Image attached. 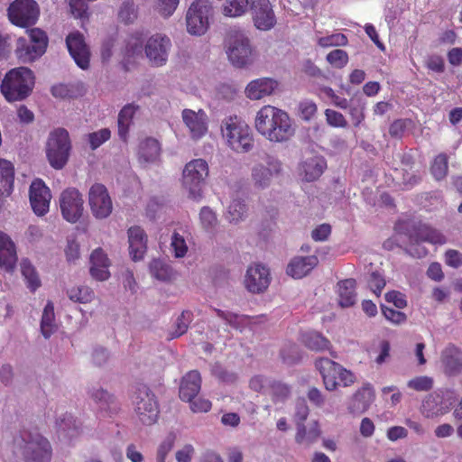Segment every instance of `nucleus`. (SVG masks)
Wrapping results in <instances>:
<instances>
[{"mask_svg": "<svg viewBox=\"0 0 462 462\" xmlns=\"http://www.w3.org/2000/svg\"><path fill=\"white\" fill-rule=\"evenodd\" d=\"M199 218L203 227L206 229L213 228L217 223L216 214L208 207L201 208Z\"/></svg>", "mask_w": 462, "mask_h": 462, "instance_id": "0e129e2a", "label": "nucleus"}, {"mask_svg": "<svg viewBox=\"0 0 462 462\" xmlns=\"http://www.w3.org/2000/svg\"><path fill=\"white\" fill-rule=\"evenodd\" d=\"M348 42L346 36L343 33H334L328 36L320 37L318 44L323 48L332 46H346Z\"/></svg>", "mask_w": 462, "mask_h": 462, "instance_id": "5fc2aeb1", "label": "nucleus"}, {"mask_svg": "<svg viewBox=\"0 0 462 462\" xmlns=\"http://www.w3.org/2000/svg\"><path fill=\"white\" fill-rule=\"evenodd\" d=\"M29 199L31 207L37 216L42 217L48 213L51 194L42 180L36 179L32 182Z\"/></svg>", "mask_w": 462, "mask_h": 462, "instance_id": "f3484780", "label": "nucleus"}, {"mask_svg": "<svg viewBox=\"0 0 462 462\" xmlns=\"http://www.w3.org/2000/svg\"><path fill=\"white\" fill-rule=\"evenodd\" d=\"M328 62L335 68L342 69L348 62V55L346 51L341 49H336L327 55Z\"/></svg>", "mask_w": 462, "mask_h": 462, "instance_id": "6e6d98bb", "label": "nucleus"}, {"mask_svg": "<svg viewBox=\"0 0 462 462\" xmlns=\"http://www.w3.org/2000/svg\"><path fill=\"white\" fill-rule=\"evenodd\" d=\"M201 388V376L197 370L187 373L180 386V398L185 402H191Z\"/></svg>", "mask_w": 462, "mask_h": 462, "instance_id": "a878e982", "label": "nucleus"}, {"mask_svg": "<svg viewBox=\"0 0 462 462\" xmlns=\"http://www.w3.org/2000/svg\"><path fill=\"white\" fill-rule=\"evenodd\" d=\"M16 246L11 237L0 230V268L12 273L17 263Z\"/></svg>", "mask_w": 462, "mask_h": 462, "instance_id": "4be33fe9", "label": "nucleus"}, {"mask_svg": "<svg viewBox=\"0 0 462 462\" xmlns=\"http://www.w3.org/2000/svg\"><path fill=\"white\" fill-rule=\"evenodd\" d=\"M252 20L256 29L270 31L276 23V16L269 0H254L250 5Z\"/></svg>", "mask_w": 462, "mask_h": 462, "instance_id": "dca6fc26", "label": "nucleus"}, {"mask_svg": "<svg viewBox=\"0 0 462 462\" xmlns=\"http://www.w3.org/2000/svg\"><path fill=\"white\" fill-rule=\"evenodd\" d=\"M444 372L448 375H456L462 372V352L453 345L447 346L441 354Z\"/></svg>", "mask_w": 462, "mask_h": 462, "instance_id": "bb28decb", "label": "nucleus"}, {"mask_svg": "<svg viewBox=\"0 0 462 462\" xmlns=\"http://www.w3.org/2000/svg\"><path fill=\"white\" fill-rule=\"evenodd\" d=\"M22 274L27 281V286L32 291H35L41 286V281L35 268L29 261L21 263Z\"/></svg>", "mask_w": 462, "mask_h": 462, "instance_id": "de8ad7c7", "label": "nucleus"}, {"mask_svg": "<svg viewBox=\"0 0 462 462\" xmlns=\"http://www.w3.org/2000/svg\"><path fill=\"white\" fill-rule=\"evenodd\" d=\"M67 293L70 300L83 304L91 302L95 298L93 290L86 285L73 287Z\"/></svg>", "mask_w": 462, "mask_h": 462, "instance_id": "37998d69", "label": "nucleus"}, {"mask_svg": "<svg viewBox=\"0 0 462 462\" xmlns=\"http://www.w3.org/2000/svg\"><path fill=\"white\" fill-rule=\"evenodd\" d=\"M213 310L217 317L224 319L229 326L235 328H241L244 320L249 319V316L246 315H238L231 311H225L217 308H214Z\"/></svg>", "mask_w": 462, "mask_h": 462, "instance_id": "8fccbe9b", "label": "nucleus"}, {"mask_svg": "<svg viewBox=\"0 0 462 462\" xmlns=\"http://www.w3.org/2000/svg\"><path fill=\"white\" fill-rule=\"evenodd\" d=\"M171 47V42L168 36L156 33L147 40L144 52L152 66L162 67L168 60Z\"/></svg>", "mask_w": 462, "mask_h": 462, "instance_id": "ddd939ff", "label": "nucleus"}, {"mask_svg": "<svg viewBox=\"0 0 462 462\" xmlns=\"http://www.w3.org/2000/svg\"><path fill=\"white\" fill-rule=\"evenodd\" d=\"M302 342L306 347L313 351H324L329 348V340L319 332H308L302 336Z\"/></svg>", "mask_w": 462, "mask_h": 462, "instance_id": "ea45409f", "label": "nucleus"}, {"mask_svg": "<svg viewBox=\"0 0 462 462\" xmlns=\"http://www.w3.org/2000/svg\"><path fill=\"white\" fill-rule=\"evenodd\" d=\"M277 87V82L269 78L258 79L251 81L246 88L245 95L252 100H258L269 96Z\"/></svg>", "mask_w": 462, "mask_h": 462, "instance_id": "cd10ccee", "label": "nucleus"}, {"mask_svg": "<svg viewBox=\"0 0 462 462\" xmlns=\"http://www.w3.org/2000/svg\"><path fill=\"white\" fill-rule=\"evenodd\" d=\"M83 203L78 189L69 188L63 190L60 197V207L64 219L70 223L78 222L83 214Z\"/></svg>", "mask_w": 462, "mask_h": 462, "instance_id": "2eb2a0df", "label": "nucleus"}, {"mask_svg": "<svg viewBox=\"0 0 462 462\" xmlns=\"http://www.w3.org/2000/svg\"><path fill=\"white\" fill-rule=\"evenodd\" d=\"M374 400V392L370 383L364 384L351 397L348 411L352 414L359 415L366 411Z\"/></svg>", "mask_w": 462, "mask_h": 462, "instance_id": "5701e85b", "label": "nucleus"}, {"mask_svg": "<svg viewBox=\"0 0 462 462\" xmlns=\"http://www.w3.org/2000/svg\"><path fill=\"white\" fill-rule=\"evenodd\" d=\"M180 0H158V11L163 17L173 14L179 5Z\"/></svg>", "mask_w": 462, "mask_h": 462, "instance_id": "338daca9", "label": "nucleus"}, {"mask_svg": "<svg viewBox=\"0 0 462 462\" xmlns=\"http://www.w3.org/2000/svg\"><path fill=\"white\" fill-rule=\"evenodd\" d=\"M268 393L274 403L284 402L290 398L291 388L285 383L273 380L268 383Z\"/></svg>", "mask_w": 462, "mask_h": 462, "instance_id": "e433bc0d", "label": "nucleus"}, {"mask_svg": "<svg viewBox=\"0 0 462 462\" xmlns=\"http://www.w3.org/2000/svg\"><path fill=\"white\" fill-rule=\"evenodd\" d=\"M88 0H69V5L70 12L75 18L81 20H88Z\"/></svg>", "mask_w": 462, "mask_h": 462, "instance_id": "864d4df0", "label": "nucleus"}, {"mask_svg": "<svg viewBox=\"0 0 462 462\" xmlns=\"http://www.w3.org/2000/svg\"><path fill=\"white\" fill-rule=\"evenodd\" d=\"M0 180L4 187L8 186L13 189L14 180V169L12 162L7 160L0 159Z\"/></svg>", "mask_w": 462, "mask_h": 462, "instance_id": "3c124183", "label": "nucleus"}, {"mask_svg": "<svg viewBox=\"0 0 462 462\" xmlns=\"http://www.w3.org/2000/svg\"><path fill=\"white\" fill-rule=\"evenodd\" d=\"M254 0H226L222 6V14L226 17H240L249 9Z\"/></svg>", "mask_w": 462, "mask_h": 462, "instance_id": "c9c22d12", "label": "nucleus"}, {"mask_svg": "<svg viewBox=\"0 0 462 462\" xmlns=\"http://www.w3.org/2000/svg\"><path fill=\"white\" fill-rule=\"evenodd\" d=\"M30 42L37 51L40 56L43 55L48 46V36L46 32L40 28H32L28 30Z\"/></svg>", "mask_w": 462, "mask_h": 462, "instance_id": "a18cd8bd", "label": "nucleus"}, {"mask_svg": "<svg viewBox=\"0 0 462 462\" xmlns=\"http://www.w3.org/2000/svg\"><path fill=\"white\" fill-rule=\"evenodd\" d=\"M221 134L226 145L236 153H247L254 146L252 129L236 116H230L222 121Z\"/></svg>", "mask_w": 462, "mask_h": 462, "instance_id": "7ed1b4c3", "label": "nucleus"}, {"mask_svg": "<svg viewBox=\"0 0 462 462\" xmlns=\"http://www.w3.org/2000/svg\"><path fill=\"white\" fill-rule=\"evenodd\" d=\"M382 312L385 319L393 324H401L404 322L407 318L403 312L386 306H382Z\"/></svg>", "mask_w": 462, "mask_h": 462, "instance_id": "69168bd1", "label": "nucleus"}, {"mask_svg": "<svg viewBox=\"0 0 462 462\" xmlns=\"http://www.w3.org/2000/svg\"><path fill=\"white\" fill-rule=\"evenodd\" d=\"M356 282L355 279H346L337 282L338 303L341 307H351L356 303Z\"/></svg>", "mask_w": 462, "mask_h": 462, "instance_id": "c756f323", "label": "nucleus"}, {"mask_svg": "<svg viewBox=\"0 0 462 462\" xmlns=\"http://www.w3.org/2000/svg\"><path fill=\"white\" fill-rule=\"evenodd\" d=\"M319 434L320 431L317 422H315L313 427H311L309 430H307L305 426L301 424L298 426L295 439L299 444L310 446L318 439Z\"/></svg>", "mask_w": 462, "mask_h": 462, "instance_id": "79ce46f5", "label": "nucleus"}, {"mask_svg": "<svg viewBox=\"0 0 462 462\" xmlns=\"http://www.w3.org/2000/svg\"><path fill=\"white\" fill-rule=\"evenodd\" d=\"M226 54L230 62L237 68L251 64L254 60V49L249 38L240 30L229 32L226 39Z\"/></svg>", "mask_w": 462, "mask_h": 462, "instance_id": "9d476101", "label": "nucleus"}, {"mask_svg": "<svg viewBox=\"0 0 462 462\" xmlns=\"http://www.w3.org/2000/svg\"><path fill=\"white\" fill-rule=\"evenodd\" d=\"M315 366L320 373L328 391H335L338 386L348 387L356 381V376L350 370L329 358L317 359Z\"/></svg>", "mask_w": 462, "mask_h": 462, "instance_id": "423d86ee", "label": "nucleus"}, {"mask_svg": "<svg viewBox=\"0 0 462 462\" xmlns=\"http://www.w3.org/2000/svg\"><path fill=\"white\" fill-rule=\"evenodd\" d=\"M51 94L60 98H74L77 97L76 88L72 85L58 84L51 88Z\"/></svg>", "mask_w": 462, "mask_h": 462, "instance_id": "bf43d9fd", "label": "nucleus"}, {"mask_svg": "<svg viewBox=\"0 0 462 462\" xmlns=\"http://www.w3.org/2000/svg\"><path fill=\"white\" fill-rule=\"evenodd\" d=\"M395 230L407 236L409 245L406 252L413 257L422 258L427 255L428 250L420 243L432 245H444L447 242L445 236L438 229L423 223L420 220L407 219L398 221Z\"/></svg>", "mask_w": 462, "mask_h": 462, "instance_id": "f03ea898", "label": "nucleus"}, {"mask_svg": "<svg viewBox=\"0 0 462 462\" xmlns=\"http://www.w3.org/2000/svg\"><path fill=\"white\" fill-rule=\"evenodd\" d=\"M327 167L326 161L321 157H312L302 164L304 179L307 181H314L319 179Z\"/></svg>", "mask_w": 462, "mask_h": 462, "instance_id": "2f4dec72", "label": "nucleus"}, {"mask_svg": "<svg viewBox=\"0 0 462 462\" xmlns=\"http://www.w3.org/2000/svg\"><path fill=\"white\" fill-rule=\"evenodd\" d=\"M111 137V132L108 128H102L98 131L89 133L87 135V141L91 150H96Z\"/></svg>", "mask_w": 462, "mask_h": 462, "instance_id": "603ef678", "label": "nucleus"}, {"mask_svg": "<svg viewBox=\"0 0 462 462\" xmlns=\"http://www.w3.org/2000/svg\"><path fill=\"white\" fill-rule=\"evenodd\" d=\"M35 77L32 69L18 67L10 69L1 82V92L8 102L27 98L34 88Z\"/></svg>", "mask_w": 462, "mask_h": 462, "instance_id": "20e7f679", "label": "nucleus"}, {"mask_svg": "<svg viewBox=\"0 0 462 462\" xmlns=\"http://www.w3.org/2000/svg\"><path fill=\"white\" fill-rule=\"evenodd\" d=\"M247 214V206L244 200L233 199L226 210V218L230 223H238L245 219Z\"/></svg>", "mask_w": 462, "mask_h": 462, "instance_id": "a19ab883", "label": "nucleus"}, {"mask_svg": "<svg viewBox=\"0 0 462 462\" xmlns=\"http://www.w3.org/2000/svg\"><path fill=\"white\" fill-rule=\"evenodd\" d=\"M160 143L154 138H145L139 144V159L145 162L155 161L160 155Z\"/></svg>", "mask_w": 462, "mask_h": 462, "instance_id": "473e14b6", "label": "nucleus"}, {"mask_svg": "<svg viewBox=\"0 0 462 462\" xmlns=\"http://www.w3.org/2000/svg\"><path fill=\"white\" fill-rule=\"evenodd\" d=\"M319 263L315 255L296 256L287 266L286 273L294 279H300L310 273Z\"/></svg>", "mask_w": 462, "mask_h": 462, "instance_id": "393cba45", "label": "nucleus"}, {"mask_svg": "<svg viewBox=\"0 0 462 462\" xmlns=\"http://www.w3.org/2000/svg\"><path fill=\"white\" fill-rule=\"evenodd\" d=\"M129 254L134 261L143 258L147 250V236L140 226L128 229Z\"/></svg>", "mask_w": 462, "mask_h": 462, "instance_id": "b1692460", "label": "nucleus"}, {"mask_svg": "<svg viewBox=\"0 0 462 462\" xmlns=\"http://www.w3.org/2000/svg\"><path fill=\"white\" fill-rule=\"evenodd\" d=\"M282 171V163L276 159H270L267 166L263 164L255 165L252 170V179L257 188H266L270 185L273 176L279 175Z\"/></svg>", "mask_w": 462, "mask_h": 462, "instance_id": "aec40b11", "label": "nucleus"}, {"mask_svg": "<svg viewBox=\"0 0 462 462\" xmlns=\"http://www.w3.org/2000/svg\"><path fill=\"white\" fill-rule=\"evenodd\" d=\"M88 202L96 218L103 219L112 213V199L107 189L101 183H95L91 186L88 192Z\"/></svg>", "mask_w": 462, "mask_h": 462, "instance_id": "4468645a", "label": "nucleus"}, {"mask_svg": "<svg viewBox=\"0 0 462 462\" xmlns=\"http://www.w3.org/2000/svg\"><path fill=\"white\" fill-rule=\"evenodd\" d=\"M326 121L328 125L336 128H345L347 126V121L345 116L333 109L325 110Z\"/></svg>", "mask_w": 462, "mask_h": 462, "instance_id": "13d9d810", "label": "nucleus"}, {"mask_svg": "<svg viewBox=\"0 0 462 462\" xmlns=\"http://www.w3.org/2000/svg\"><path fill=\"white\" fill-rule=\"evenodd\" d=\"M317 110V105L313 101L305 100L300 103V116L305 121L310 120L316 115Z\"/></svg>", "mask_w": 462, "mask_h": 462, "instance_id": "e2e57ef3", "label": "nucleus"}, {"mask_svg": "<svg viewBox=\"0 0 462 462\" xmlns=\"http://www.w3.org/2000/svg\"><path fill=\"white\" fill-rule=\"evenodd\" d=\"M425 66L428 69L436 73H443L445 70L444 59L439 55L429 56L425 61Z\"/></svg>", "mask_w": 462, "mask_h": 462, "instance_id": "774afa93", "label": "nucleus"}, {"mask_svg": "<svg viewBox=\"0 0 462 462\" xmlns=\"http://www.w3.org/2000/svg\"><path fill=\"white\" fill-rule=\"evenodd\" d=\"M214 14L213 3L210 0H194L186 13L187 32L195 36L205 34Z\"/></svg>", "mask_w": 462, "mask_h": 462, "instance_id": "6e6552de", "label": "nucleus"}, {"mask_svg": "<svg viewBox=\"0 0 462 462\" xmlns=\"http://www.w3.org/2000/svg\"><path fill=\"white\" fill-rule=\"evenodd\" d=\"M448 171V157L446 153L441 152L434 158L430 165V172L436 180H440L447 176Z\"/></svg>", "mask_w": 462, "mask_h": 462, "instance_id": "49530a36", "label": "nucleus"}, {"mask_svg": "<svg viewBox=\"0 0 462 462\" xmlns=\"http://www.w3.org/2000/svg\"><path fill=\"white\" fill-rule=\"evenodd\" d=\"M385 284L386 282L383 276H382L379 273L374 272L371 273L368 280V286L376 296L381 295L382 291L385 287Z\"/></svg>", "mask_w": 462, "mask_h": 462, "instance_id": "680f3d73", "label": "nucleus"}, {"mask_svg": "<svg viewBox=\"0 0 462 462\" xmlns=\"http://www.w3.org/2000/svg\"><path fill=\"white\" fill-rule=\"evenodd\" d=\"M54 306L51 301L45 305L41 320V332L45 338H49L56 330Z\"/></svg>", "mask_w": 462, "mask_h": 462, "instance_id": "72a5a7b5", "label": "nucleus"}, {"mask_svg": "<svg viewBox=\"0 0 462 462\" xmlns=\"http://www.w3.org/2000/svg\"><path fill=\"white\" fill-rule=\"evenodd\" d=\"M271 281L269 269L262 264L250 265L245 278V288L253 293L263 292Z\"/></svg>", "mask_w": 462, "mask_h": 462, "instance_id": "6ab92c4d", "label": "nucleus"}, {"mask_svg": "<svg viewBox=\"0 0 462 462\" xmlns=\"http://www.w3.org/2000/svg\"><path fill=\"white\" fill-rule=\"evenodd\" d=\"M189 232L186 228L180 227V229L174 230L171 236V248L177 258L184 257L188 252V245L186 238L189 236Z\"/></svg>", "mask_w": 462, "mask_h": 462, "instance_id": "f704fd0d", "label": "nucleus"}, {"mask_svg": "<svg viewBox=\"0 0 462 462\" xmlns=\"http://www.w3.org/2000/svg\"><path fill=\"white\" fill-rule=\"evenodd\" d=\"M256 131L273 143L289 141L295 134V128L288 113L275 106H263L254 119Z\"/></svg>", "mask_w": 462, "mask_h": 462, "instance_id": "f257e3e1", "label": "nucleus"}, {"mask_svg": "<svg viewBox=\"0 0 462 462\" xmlns=\"http://www.w3.org/2000/svg\"><path fill=\"white\" fill-rule=\"evenodd\" d=\"M134 412L143 425L154 424L160 413L159 403L155 394L145 384L138 383L133 396Z\"/></svg>", "mask_w": 462, "mask_h": 462, "instance_id": "0eeeda50", "label": "nucleus"}, {"mask_svg": "<svg viewBox=\"0 0 462 462\" xmlns=\"http://www.w3.org/2000/svg\"><path fill=\"white\" fill-rule=\"evenodd\" d=\"M10 23L20 28L34 25L40 17V7L35 0H14L7 8Z\"/></svg>", "mask_w": 462, "mask_h": 462, "instance_id": "f8f14e48", "label": "nucleus"}, {"mask_svg": "<svg viewBox=\"0 0 462 462\" xmlns=\"http://www.w3.org/2000/svg\"><path fill=\"white\" fill-rule=\"evenodd\" d=\"M208 176V165L203 159H194L188 162L182 172L183 186L189 197L198 200L202 196V186Z\"/></svg>", "mask_w": 462, "mask_h": 462, "instance_id": "9b49d317", "label": "nucleus"}, {"mask_svg": "<svg viewBox=\"0 0 462 462\" xmlns=\"http://www.w3.org/2000/svg\"><path fill=\"white\" fill-rule=\"evenodd\" d=\"M89 395L94 402L98 405V408L101 411H110L112 410H116L114 396L104 389L92 388L89 391Z\"/></svg>", "mask_w": 462, "mask_h": 462, "instance_id": "4c0bfd02", "label": "nucleus"}, {"mask_svg": "<svg viewBox=\"0 0 462 462\" xmlns=\"http://www.w3.org/2000/svg\"><path fill=\"white\" fill-rule=\"evenodd\" d=\"M14 445L23 462H51L52 448L50 441L36 431L23 430L14 439Z\"/></svg>", "mask_w": 462, "mask_h": 462, "instance_id": "39448f33", "label": "nucleus"}, {"mask_svg": "<svg viewBox=\"0 0 462 462\" xmlns=\"http://www.w3.org/2000/svg\"><path fill=\"white\" fill-rule=\"evenodd\" d=\"M66 45L76 64L82 69H88L90 61V51L83 34L78 31L70 32L66 38Z\"/></svg>", "mask_w": 462, "mask_h": 462, "instance_id": "a211bd4d", "label": "nucleus"}, {"mask_svg": "<svg viewBox=\"0 0 462 462\" xmlns=\"http://www.w3.org/2000/svg\"><path fill=\"white\" fill-rule=\"evenodd\" d=\"M182 119L193 139H199L208 132V116L202 109H199L198 112L191 109H184L182 111Z\"/></svg>", "mask_w": 462, "mask_h": 462, "instance_id": "412c9836", "label": "nucleus"}, {"mask_svg": "<svg viewBox=\"0 0 462 462\" xmlns=\"http://www.w3.org/2000/svg\"><path fill=\"white\" fill-rule=\"evenodd\" d=\"M70 150L71 143L66 129L57 128L50 134L46 144V155L52 168L62 169L68 162Z\"/></svg>", "mask_w": 462, "mask_h": 462, "instance_id": "1a4fd4ad", "label": "nucleus"}, {"mask_svg": "<svg viewBox=\"0 0 462 462\" xmlns=\"http://www.w3.org/2000/svg\"><path fill=\"white\" fill-rule=\"evenodd\" d=\"M14 52L22 62H32L41 57L31 42H28L23 37L17 40Z\"/></svg>", "mask_w": 462, "mask_h": 462, "instance_id": "58836bf2", "label": "nucleus"}, {"mask_svg": "<svg viewBox=\"0 0 462 462\" xmlns=\"http://www.w3.org/2000/svg\"><path fill=\"white\" fill-rule=\"evenodd\" d=\"M192 319L193 313L190 310H183L178 317L174 324V329L170 333L169 339L178 338L184 335L188 331Z\"/></svg>", "mask_w": 462, "mask_h": 462, "instance_id": "c03bdc74", "label": "nucleus"}, {"mask_svg": "<svg viewBox=\"0 0 462 462\" xmlns=\"http://www.w3.org/2000/svg\"><path fill=\"white\" fill-rule=\"evenodd\" d=\"M407 385L417 392H428L433 387V379L426 375L417 376L410 380Z\"/></svg>", "mask_w": 462, "mask_h": 462, "instance_id": "4d7b16f0", "label": "nucleus"}, {"mask_svg": "<svg viewBox=\"0 0 462 462\" xmlns=\"http://www.w3.org/2000/svg\"><path fill=\"white\" fill-rule=\"evenodd\" d=\"M448 411V405L444 402V398L439 394H430L421 405V412L427 418L439 416Z\"/></svg>", "mask_w": 462, "mask_h": 462, "instance_id": "c85d7f7f", "label": "nucleus"}, {"mask_svg": "<svg viewBox=\"0 0 462 462\" xmlns=\"http://www.w3.org/2000/svg\"><path fill=\"white\" fill-rule=\"evenodd\" d=\"M138 108V106L134 104H127L120 110L118 114V135L124 142H126L127 140L129 129L133 124L134 116Z\"/></svg>", "mask_w": 462, "mask_h": 462, "instance_id": "7c9ffc66", "label": "nucleus"}, {"mask_svg": "<svg viewBox=\"0 0 462 462\" xmlns=\"http://www.w3.org/2000/svg\"><path fill=\"white\" fill-rule=\"evenodd\" d=\"M150 272L153 277L161 281H169L172 276V269L162 261L154 259L150 263Z\"/></svg>", "mask_w": 462, "mask_h": 462, "instance_id": "09e8293b", "label": "nucleus"}, {"mask_svg": "<svg viewBox=\"0 0 462 462\" xmlns=\"http://www.w3.org/2000/svg\"><path fill=\"white\" fill-rule=\"evenodd\" d=\"M121 21L125 23H133L137 17V13L133 3L125 2L118 13Z\"/></svg>", "mask_w": 462, "mask_h": 462, "instance_id": "052dcab7", "label": "nucleus"}]
</instances>
